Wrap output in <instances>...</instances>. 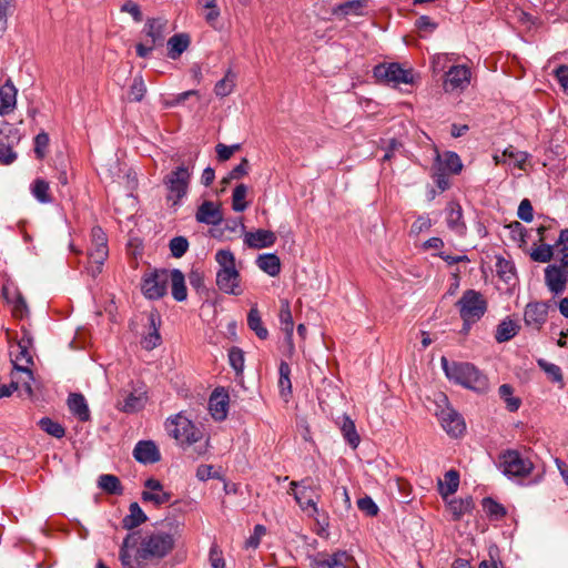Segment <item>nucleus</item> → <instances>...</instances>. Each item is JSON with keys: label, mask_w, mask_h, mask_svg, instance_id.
Segmentation results:
<instances>
[{"label": "nucleus", "mask_w": 568, "mask_h": 568, "mask_svg": "<svg viewBox=\"0 0 568 568\" xmlns=\"http://www.w3.org/2000/svg\"><path fill=\"white\" fill-rule=\"evenodd\" d=\"M175 547L171 532L162 530L133 531L125 536L120 547L119 559L123 568H142V561L160 560Z\"/></svg>", "instance_id": "1"}, {"label": "nucleus", "mask_w": 568, "mask_h": 568, "mask_svg": "<svg viewBox=\"0 0 568 568\" xmlns=\"http://www.w3.org/2000/svg\"><path fill=\"white\" fill-rule=\"evenodd\" d=\"M442 368L446 377L464 388L477 394H486L489 389L487 376L474 364L467 362H449L445 356L440 358Z\"/></svg>", "instance_id": "2"}, {"label": "nucleus", "mask_w": 568, "mask_h": 568, "mask_svg": "<svg viewBox=\"0 0 568 568\" xmlns=\"http://www.w3.org/2000/svg\"><path fill=\"white\" fill-rule=\"evenodd\" d=\"M215 261L220 266L216 273L217 287L226 294H242L240 273L235 267L234 254L230 250H220L215 254Z\"/></svg>", "instance_id": "3"}, {"label": "nucleus", "mask_w": 568, "mask_h": 568, "mask_svg": "<svg viewBox=\"0 0 568 568\" xmlns=\"http://www.w3.org/2000/svg\"><path fill=\"white\" fill-rule=\"evenodd\" d=\"M194 158H190L186 162L176 166L173 171L166 174L163 179V184L168 190L166 199L174 205L187 194L189 184L194 170Z\"/></svg>", "instance_id": "4"}, {"label": "nucleus", "mask_w": 568, "mask_h": 568, "mask_svg": "<svg viewBox=\"0 0 568 568\" xmlns=\"http://www.w3.org/2000/svg\"><path fill=\"white\" fill-rule=\"evenodd\" d=\"M166 430L182 448L200 443L204 438L201 427L196 426L182 413L176 414L166 420Z\"/></svg>", "instance_id": "5"}, {"label": "nucleus", "mask_w": 568, "mask_h": 568, "mask_svg": "<svg viewBox=\"0 0 568 568\" xmlns=\"http://www.w3.org/2000/svg\"><path fill=\"white\" fill-rule=\"evenodd\" d=\"M290 494H293L296 503L311 516L318 514L317 503L321 499L322 487L317 479L306 477L301 481H291Z\"/></svg>", "instance_id": "6"}, {"label": "nucleus", "mask_w": 568, "mask_h": 568, "mask_svg": "<svg viewBox=\"0 0 568 568\" xmlns=\"http://www.w3.org/2000/svg\"><path fill=\"white\" fill-rule=\"evenodd\" d=\"M435 404V415L440 422L443 429L450 437L457 438L462 436L466 430L464 417L450 406L448 397L445 394L439 393L436 396Z\"/></svg>", "instance_id": "7"}, {"label": "nucleus", "mask_w": 568, "mask_h": 568, "mask_svg": "<svg viewBox=\"0 0 568 568\" xmlns=\"http://www.w3.org/2000/svg\"><path fill=\"white\" fill-rule=\"evenodd\" d=\"M460 318L465 326L470 328L487 312L488 303L484 295L475 290H466L462 297L457 301Z\"/></svg>", "instance_id": "8"}, {"label": "nucleus", "mask_w": 568, "mask_h": 568, "mask_svg": "<svg viewBox=\"0 0 568 568\" xmlns=\"http://www.w3.org/2000/svg\"><path fill=\"white\" fill-rule=\"evenodd\" d=\"M498 468L509 478H524L531 474L534 464L527 453L507 449L499 455Z\"/></svg>", "instance_id": "9"}, {"label": "nucleus", "mask_w": 568, "mask_h": 568, "mask_svg": "<svg viewBox=\"0 0 568 568\" xmlns=\"http://www.w3.org/2000/svg\"><path fill=\"white\" fill-rule=\"evenodd\" d=\"M169 283L168 270H154L142 277L141 291L149 300H159L166 293Z\"/></svg>", "instance_id": "10"}, {"label": "nucleus", "mask_w": 568, "mask_h": 568, "mask_svg": "<svg viewBox=\"0 0 568 568\" xmlns=\"http://www.w3.org/2000/svg\"><path fill=\"white\" fill-rule=\"evenodd\" d=\"M374 75L378 80L398 85L400 83L412 84L414 73L412 69H404L399 63L379 64L374 69Z\"/></svg>", "instance_id": "11"}, {"label": "nucleus", "mask_w": 568, "mask_h": 568, "mask_svg": "<svg viewBox=\"0 0 568 568\" xmlns=\"http://www.w3.org/2000/svg\"><path fill=\"white\" fill-rule=\"evenodd\" d=\"M471 71L467 65H452L445 73L443 88L447 93H460L470 84Z\"/></svg>", "instance_id": "12"}, {"label": "nucleus", "mask_w": 568, "mask_h": 568, "mask_svg": "<svg viewBox=\"0 0 568 568\" xmlns=\"http://www.w3.org/2000/svg\"><path fill=\"white\" fill-rule=\"evenodd\" d=\"M141 498L144 503L161 507L171 501L172 493L166 490L159 479L150 477L144 481Z\"/></svg>", "instance_id": "13"}, {"label": "nucleus", "mask_w": 568, "mask_h": 568, "mask_svg": "<svg viewBox=\"0 0 568 568\" xmlns=\"http://www.w3.org/2000/svg\"><path fill=\"white\" fill-rule=\"evenodd\" d=\"M549 304L547 302H530L524 311L525 325L539 332L547 322Z\"/></svg>", "instance_id": "14"}, {"label": "nucleus", "mask_w": 568, "mask_h": 568, "mask_svg": "<svg viewBox=\"0 0 568 568\" xmlns=\"http://www.w3.org/2000/svg\"><path fill=\"white\" fill-rule=\"evenodd\" d=\"M109 255L106 234L100 226L91 230V244L88 251L89 260L104 264Z\"/></svg>", "instance_id": "15"}, {"label": "nucleus", "mask_w": 568, "mask_h": 568, "mask_svg": "<svg viewBox=\"0 0 568 568\" xmlns=\"http://www.w3.org/2000/svg\"><path fill=\"white\" fill-rule=\"evenodd\" d=\"M10 377L11 386L16 387L18 396L26 398L33 396L32 382L34 378L31 367H13Z\"/></svg>", "instance_id": "16"}, {"label": "nucleus", "mask_w": 568, "mask_h": 568, "mask_svg": "<svg viewBox=\"0 0 568 568\" xmlns=\"http://www.w3.org/2000/svg\"><path fill=\"white\" fill-rule=\"evenodd\" d=\"M31 345V337L24 334L16 345L11 346L10 356L13 367H31L33 365Z\"/></svg>", "instance_id": "17"}, {"label": "nucleus", "mask_w": 568, "mask_h": 568, "mask_svg": "<svg viewBox=\"0 0 568 568\" xmlns=\"http://www.w3.org/2000/svg\"><path fill=\"white\" fill-rule=\"evenodd\" d=\"M353 557L346 551L338 550L332 555H318L311 560V568H349Z\"/></svg>", "instance_id": "18"}, {"label": "nucleus", "mask_w": 568, "mask_h": 568, "mask_svg": "<svg viewBox=\"0 0 568 568\" xmlns=\"http://www.w3.org/2000/svg\"><path fill=\"white\" fill-rule=\"evenodd\" d=\"M545 282L548 290L558 295L565 291L568 275L557 264H550L545 268Z\"/></svg>", "instance_id": "19"}, {"label": "nucleus", "mask_w": 568, "mask_h": 568, "mask_svg": "<svg viewBox=\"0 0 568 568\" xmlns=\"http://www.w3.org/2000/svg\"><path fill=\"white\" fill-rule=\"evenodd\" d=\"M195 219L202 224L219 225L223 221V213L219 204L212 201H204L197 207Z\"/></svg>", "instance_id": "20"}, {"label": "nucleus", "mask_w": 568, "mask_h": 568, "mask_svg": "<svg viewBox=\"0 0 568 568\" xmlns=\"http://www.w3.org/2000/svg\"><path fill=\"white\" fill-rule=\"evenodd\" d=\"M133 457L141 464H155L161 459L158 446L152 440H140L133 449Z\"/></svg>", "instance_id": "21"}, {"label": "nucleus", "mask_w": 568, "mask_h": 568, "mask_svg": "<svg viewBox=\"0 0 568 568\" xmlns=\"http://www.w3.org/2000/svg\"><path fill=\"white\" fill-rule=\"evenodd\" d=\"M447 227L455 234L463 236L466 234L467 226L463 219V209L457 202H449L446 206Z\"/></svg>", "instance_id": "22"}, {"label": "nucleus", "mask_w": 568, "mask_h": 568, "mask_svg": "<svg viewBox=\"0 0 568 568\" xmlns=\"http://www.w3.org/2000/svg\"><path fill=\"white\" fill-rule=\"evenodd\" d=\"M18 89L11 79H7L0 87V115L11 113L17 105Z\"/></svg>", "instance_id": "23"}, {"label": "nucleus", "mask_w": 568, "mask_h": 568, "mask_svg": "<svg viewBox=\"0 0 568 568\" xmlns=\"http://www.w3.org/2000/svg\"><path fill=\"white\" fill-rule=\"evenodd\" d=\"M276 235L268 230L258 229L255 232H246L244 243L251 248H265L274 245Z\"/></svg>", "instance_id": "24"}, {"label": "nucleus", "mask_w": 568, "mask_h": 568, "mask_svg": "<svg viewBox=\"0 0 568 568\" xmlns=\"http://www.w3.org/2000/svg\"><path fill=\"white\" fill-rule=\"evenodd\" d=\"M368 7V0H349L335 6L332 12L337 18L363 16Z\"/></svg>", "instance_id": "25"}, {"label": "nucleus", "mask_w": 568, "mask_h": 568, "mask_svg": "<svg viewBox=\"0 0 568 568\" xmlns=\"http://www.w3.org/2000/svg\"><path fill=\"white\" fill-rule=\"evenodd\" d=\"M209 408L215 420H224L229 409L227 393L224 389H215L210 397Z\"/></svg>", "instance_id": "26"}, {"label": "nucleus", "mask_w": 568, "mask_h": 568, "mask_svg": "<svg viewBox=\"0 0 568 568\" xmlns=\"http://www.w3.org/2000/svg\"><path fill=\"white\" fill-rule=\"evenodd\" d=\"M146 392L135 390L126 394L122 402H119L116 407L128 414L141 410L146 403Z\"/></svg>", "instance_id": "27"}, {"label": "nucleus", "mask_w": 568, "mask_h": 568, "mask_svg": "<svg viewBox=\"0 0 568 568\" xmlns=\"http://www.w3.org/2000/svg\"><path fill=\"white\" fill-rule=\"evenodd\" d=\"M150 332L142 338V346L146 351H152L162 342L160 335L161 318L158 313H150L149 315Z\"/></svg>", "instance_id": "28"}, {"label": "nucleus", "mask_w": 568, "mask_h": 568, "mask_svg": "<svg viewBox=\"0 0 568 568\" xmlns=\"http://www.w3.org/2000/svg\"><path fill=\"white\" fill-rule=\"evenodd\" d=\"M434 166L452 174H458L463 169V163L457 153L447 151L443 154L437 153Z\"/></svg>", "instance_id": "29"}, {"label": "nucleus", "mask_w": 568, "mask_h": 568, "mask_svg": "<svg viewBox=\"0 0 568 568\" xmlns=\"http://www.w3.org/2000/svg\"><path fill=\"white\" fill-rule=\"evenodd\" d=\"M68 407L80 422H88L90 419V409L82 394L71 393L68 397Z\"/></svg>", "instance_id": "30"}, {"label": "nucleus", "mask_w": 568, "mask_h": 568, "mask_svg": "<svg viewBox=\"0 0 568 568\" xmlns=\"http://www.w3.org/2000/svg\"><path fill=\"white\" fill-rule=\"evenodd\" d=\"M169 282L171 283L173 298L178 302L185 301L187 297V290L184 274L180 270L173 268L169 271Z\"/></svg>", "instance_id": "31"}, {"label": "nucleus", "mask_w": 568, "mask_h": 568, "mask_svg": "<svg viewBox=\"0 0 568 568\" xmlns=\"http://www.w3.org/2000/svg\"><path fill=\"white\" fill-rule=\"evenodd\" d=\"M459 487V473L450 469L445 473L444 480H438V491L444 500L454 495Z\"/></svg>", "instance_id": "32"}, {"label": "nucleus", "mask_w": 568, "mask_h": 568, "mask_svg": "<svg viewBox=\"0 0 568 568\" xmlns=\"http://www.w3.org/2000/svg\"><path fill=\"white\" fill-rule=\"evenodd\" d=\"M445 501L453 520H459L465 514L470 513L474 508V501L471 497L453 499L447 498Z\"/></svg>", "instance_id": "33"}, {"label": "nucleus", "mask_w": 568, "mask_h": 568, "mask_svg": "<svg viewBox=\"0 0 568 568\" xmlns=\"http://www.w3.org/2000/svg\"><path fill=\"white\" fill-rule=\"evenodd\" d=\"M164 40L165 38H146L144 42L136 44V54L141 58H148L153 52L164 55Z\"/></svg>", "instance_id": "34"}, {"label": "nucleus", "mask_w": 568, "mask_h": 568, "mask_svg": "<svg viewBox=\"0 0 568 568\" xmlns=\"http://www.w3.org/2000/svg\"><path fill=\"white\" fill-rule=\"evenodd\" d=\"M520 329V326L517 322L511 320L510 317L504 318L496 328L495 339L498 343H505L514 338Z\"/></svg>", "instance_id": "35"}, {"label": "nucleus", "mask_w": 568, "mask_h": 568, "mask_svg": "<svg viewBox=\"0 0 568 568\" xmlns=\"http://www.w3.org/2000/svg\"><path fill=\"white\" fill-rule=\"evenodd\" d=\"M148 519L146 515L138 503H132L129 507V514L122 519V527L126 530H132Z\"/></svg>", "instance_id": "36"}, {"label": "nucleus", "mask_w": 568, "mask_h": 568, "mask_svg": "<svg viewBox=\"0 0 568 568\" xmlns=\"http://www.w3.org/2000/svg\"><path fill=\"white\" fill-rule=\"evenodd\" d=\"M280 323L281 328L285 333V337L287 342H292L293 333H294V322L293 316L290 307V303L287 300H283L281 302V310H280Z\"/></svg>", "instance_id": "37"}, {"label": "nucleus", "mask_w": 568, "mask_h": 568, "mask_svg": "<svg viewBox=\"0 0 568 568\" xmlns=\"http://www.w3.org/2000/svg\"><path fill=\"white\" fill-rule=\"evenodd\" d=\"M257 266L268 274L270 276H276L281 272V261L275 254H263L256 260Z\"/></svg>", "instance_id": "38"}, {"label": "nucleus", "mask_w": 568, "mask_h": 568, "mask_svg": "<svg viewBox=\"0 0 568 568\" xmlns=\"http://www.w3.org/2000/svg\"><path fill=\"white\" fill-rule=\"evenodd\" d=\"M341 432L344 439L353 449L358 447L361 442L359 435L357 434L354 422L346 415L342 418Z\"/></svg>", "instance_id": "39"}, {"label": "nucleus", "mask_w": 568, "mask_h": 568, "mask_svg": "<svg viewBox=\"0 0 568 568\" xmlns=\"http://www.w3.org/2000/svg\"><path fill=\"white\" fill-rule=\"evenodd\" d=\"M247 326L260 339H266L268 337V331L262 322L257 307H252L250 310L247 314Z\"/></svg>", "instance_id": "40"}, {"label": "nucleus", "mask_w": 568, "mask_h": 568, "mask_svg": "<svg viewBox=\"0 0 568 568\" xmlns=\"http://www.w3.org/2000/svg\"><path fill=\"white\" fill-rule=\"evenodd\" d=\"M172 30V24L163 17L149 19L145 23L146 36H163Z\"/></svg>", "instance_id": "41"}, {"label": "nucleus", "mask_w": 568, "mask_h": 568, "mask_svg": "<svg viewBox=\"0 0 568 568\" xmlns=\"http://www.w3.org/2000/svg\"><path fill=\"white\" fill-rule=\"evenodd\" d=\"M49 191L50 185L43 179H36L31 184V194L41 204H48L53 201Z\"/></svg>", "instance_id": "42"}, {"label": "nucleus", "mask_w": 568, "mask_h": 568, "mask_svg": "<svg viewBox=\"0 0 568 568\" xmlns=\"http://www.w3.org/2000/svg\"><path fill=\"white\" fill-rule=\"evenodd\" d=\"M236 74L229 69L223 79L216 82L214 93L216 97L224 98L230 95L235 88Z\"/></svg>", "instance_id": "43"}, {"label": "nucleus", "mask_w": 568, "mask_h": 568, "mask_svg": "<svg viewBox=\"0 0 568 568\" xmlns=\"http://www.w3.org/2000/svg\"><path fill=\"white\" fill-rule=\"evenodd\" d=\"M499 397L505 402L506 408L514 413L517 412L521 405V399L514 395V387L509 384H503L498 388Z\"/></svg>", "instance_id": "44"}, {"label": "nucleus", "mask_w": 568, "mask_h": 568, "mask_svg": "<svg viewBox=\"0 0 568 568\" xmlns=\"http://www.w3.org/2000/svg\"><path fill=\"white\" fill-rule=\"evenodd\" d=\"M99 487L111 495H122L123 487L120 479L114 475H101L98 480Z\"/></svg>", "instance_id": "45"}, {"label": "nucleus", "mask_w": 568, "mask_h": 568, "mask_svg": "<svg viewBox=\"0 0 568 568\" xmlns=\"http://www.w3.org/2000/svg\"><path fill=\"white\" fill-rule=\"evenodd\" d=\"M190 45L189 38H169L166 42V55L173 60L179 58Z\"/></svg>", "instance_id": "46"}, {"label": "nucleus", "mask_w": 568, "mask_h": 568, "mask_svg": "<svg viewBox=\"0 0 568 568\" xmlns=\"http://www.w3.org/2000/svg\"><path fill=\"white\" fill-rule=\"evenodd\" d=\"M39 427L45 432L47 434L51 435L54 438H62L65 435L64 427L58 423L51 419L50 417H43L38 423Z\"/></svg>", "instance_id": "47"}, {"label": "nucleus", "mask_w": 568, "mask_h": 568, "mask_svg": "<svg viewBox=\"0 0 568 568\" xmlns=\"http://www.w3.org/2000/svg\"><path fill=\"white\" fill-rule=\"evenodd\" d=\"M247 194V186L245 184H239L235 186L232 193V209L235 212H243L248 206L245 201Z\"/></svg>", "instance_id": "48"}, {"label": "nucleus", "mask_w": 568, "mask_h": 568, "mask_svg": "<svg viewBox=\"0 0 568 568\" xmlns=\"http://www.w3.org/2000/svg\"><path fill=\"white\" fill-rule=\"evenodd\" d=\"M20 140L19 131L8 122L0 123V145L17 144Z\"/></svg>", "instance_id": "49"}, {"label": "nucleus", "mask_w": 568, "mask_h": 568, "mask_svg": "<svg viewBox=\"0 0 568 568\" xmlns=\"http://www.w3.org/2000/svg\"><path fill=\"white\" fill-rule=\"evenodd\" d=\"M280 378H278V387L282 396H286L291 394L292 383H291V367L286 362H281L278 367Z\"/></svg>", "instance_id": "50"}, {"label": "nucleus", "mask_w": 568, "mask_h": 568, "mask_svg": "<svg viewBox=\"0 0 568 568\" xmlns=\"http://www.w3.org/2000/svg\"><path fill=\"white\" fill-rule=\"evenodd\" d=\"M503 155L507 156V162L514 166L524 170V165L528 160V153L518 151L514 146H508L503 151Z\"/></svg>", "instance_id": "51"}, {"label": "nucleus", "mask_w": 568, "mask_h": 568, "mask_svg": "<svg viewBox=\"0 0 568 568\" xmlns=\"http://www.w3.org/2000/svg\"><path fill=\"white\" fill-rule=\"evenodd\" d=\"M538 366L545 372L547 377L554 382V383H562V373L561 368L550 362H547L546 359H538L537 361Z\"/></svg>", "instance_id": "52"}, {"label": "nucleus", "mask_w": 568, "mask_h": 568, "mask_svg": "<svg viewBox=\"0 0 568 568\" xmlns=\"http://www.w3.org/2000/svg\"><path fill=\"white\" fill-rule=\"evenodd\" d=\"M555 246L549 244H540L530 253V257L535 262L548 263L554 256Z\"/></svg>", "instance_id": "53"}, {"label": "nucleus", "mask_w": 568, "mask_h": 568, "mask_svg": "<svg viewBox=\"0 0 568 568\" xmlns=\"http://www.w3.org/2000/svg\"><path fill=\"white\" fill-rule=\"evenodd\" d=\"M169 246H170L172 256L179 258V257H182L186 253V251L189 248V242H187L186 237H184V236H175L170 241Z\"/></svg>", "instance_id": "54"}, {"label": "nucleus", "mask_w": 568, "mask_h": 568, "mask_svg": "<svg viewBox=\"0 0 568 568\" xmlns=\"http://www.w3.org/2000/svg\"><path fill=\"white\" fill-rule=\"evenodd\" d=\"M483 508L487 515L495 518H501L506 515V509L499 503L489 497L483 499Z\"/></svg>", "instance_id": "55"}, {"label": "nucleus", "mask_w": 568, "mask_h": 568, "mask_svg": "<svg viewBox=\"0 0 568 568\" xmlns=\"http://www.w3.org/2000/svg\"><path fill=\"white\" fill-rule=\"evenodd\" d=\"M145 84L142 77H135L130 85L129 98L131 101L140 102L145 94Z\"/></svg>", "instance_id": "56"}, {"label": "nucleus", "mask_w": 568, "mask_h": 568, "mask_svg": "<svg viewBox=\"0 0 568 568\" xmlns=\"http://www.w3.org/2000/svg\"><path fill=\"white\" fill-rule=\"evenodd\" d=\"M229 362L231 367L236 372L241 373L244 368V353L239 347H232L229 351Z\"/></svg>", "instance_id": "57"}, {"label": "nucleus", "mask_w": 568, "mask_h": 568, "mask_svg": "<svg viewBox=\"0 0 568 568\" xmlns=\"http://www.w3.org/2000/svg\"><path fill=\"white\" fill-rule=\"evenodd\" d=\"M199 4L206 10L205 20L209 23L214 22L220 16V9L216 4V0H197Z\"/></svg>", "instance_id": "58"}, {"label": "nucleus", "mask_w": 568, "mask_h": 568, "mask_svg": "<svg viewBox=\"0 0 568 568\" xmlns=\"http://www.w3.org/2000/svg\"><path fill=\"white\" fill-rule=\"evenodd\" d=\"M357 507L367 516H376L378 514V506L369 496L362 497L357 500Z\"/></svg>", "instance_id": "59"}, {"label": "nucleus", "mask_w": 568, "mask_h": 568, "mask_svg": "<svg viewBox=\"0 0 568 568\" xmlns=\"http://www.w3.org/2000/svg\"><path fill=\"white\" fill-rule=\"evenodd\" d=\"M49 135L45 132H40L34 138V153L38 159H43L45 149L49 145Z\"/></svg>", "instance_id": "60"}, {"label": "nucleus", "mask_w": 568, "mask_h": 568, "mask_svg": "<svg viewBox=\"0 0 568 568\" xmlns=\"http://www.w3.org/2000/svg\"><path fill=\"white\" fill-rule=\"evenodd\" d=\"M13 0H0V31L7 29V19L13 12Z\"/></svg>", "instance_id": "61"}, {"label": "nucleus", "mask_w": 568, "mask_h": 568, "mask_svg": "<svg viewBox=\"0 0 568 568\" xmlns=\"http://www.w3.org/2000/svg\"><path fill=\"white\" fill-rule=\"evenodd\" d=\"M448 174V172L443 171L442 169H438L433 165L432 178L442 192L446 191L449 187Z\"/></svg>", "instance_id": "62"}, {"label": "nucleus", "mask_w": 568, "mask_h": 568, "mask_svg": "<svg viewBox=\"0 0 568 568\" xmlns=\"http://www.w3.org/2000/svg\"><path fill=\"white\" fill-rule=\"evenodd\" d=\"M517 215H518V217L521 221H524L526 223H529V222L532 221V219H534V209H532V205H531V203H530V201L528 199H524L519 203Z\"/></svg>", "instance_id": "63"}, {"label": "nucleus", "mask_w": 568, "mask_h": 568, "mask_svg": "<svg viewBox=\"0 0 568 568\" xmlns=\"http://www.w3.org/2000/svg\"><path fill=\"white\" fill-rule=\"evenodd\" d=\"M248 171V161L247 159H242L240 164H237L226 178L223 179V183H229L231 180H237L247 174Z\"/></svg>", "instance_id": "64"}]
</instances>
